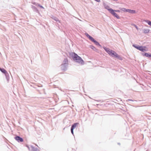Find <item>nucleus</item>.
Here are the masks:
<instances>
[{
	"instance_id": "nucleus-4",
	"label": "nucleus",
	"mask_w": 151,
	"mask_h": 151,
	"mask_svg": "<svg viewBox=\"0 0 151 151\" xmlns=\"http://www.w3.org/2000/svg\"><path fill=\"white\" fill-rule=\"evenodd\" d=\"M103 48L105 50V51L110 56H111V55L114 51L112 50H110L109 48H107L105 46H103Z\"/></svg>"
},
{
	"instance_id": "nucleus-13",
	"label": "nucleus",
	"mask_w": 151,
	"mask_h": 151,
	"mask_svg": "<svg viewBox=\"0 0 151 151\" xmlns=\"http://www.w3.org/2000/svg\"><path fill=\"white\" fill-rule=\"evenodd\" d=\"M32 9L33 10L34 12L38 13L39 12V11L37 9L35 6L32 5Z\"/></svg>"
},
{
	"instance_id": "nucleus-5",
	"label": "nucleus",
	"mask_w": 151,
	"mask_h": 151,
	"mask_svg": "<svg viewBox=\"0 0 151 151\" xmlns=\"http://www.w3.org/2000/svg\"><path fill=\"white\" fill-rule=\"evenodd\" d=\"M110 11L111 12H110V13H111L113 16L116 17L117 19H120V17L118 16L117 14L115 12H114V10L112 9Z\"/></svg>"
},
{
	"instance_id": "nucleus-8",
	"label": "nucleus",
	"mask_w": 151,
	"mask_h": 151,
	"mask_svg": "<svg viewBox=\"0 0 151 151\" xmlns=\"http://www.w3.org/2000/svg\"><path fill=\"white\" fill-rule=\"evenodd\" d=\"M103 5L104 7V8L106 9L107 10L109 11L110 12H111V10L112 9L111 8H110L109 6L107 5L104 2L103 3Z\"/></svg>"
},
{
	"instance_id": "nucleus-28",
	"label": "nucleus",
	"mask_w": 151,
	"mask_h": 151,
	"mask_svg": "<svg viewBox=\"0 0 151 151\" xmlns=\"http://www.w3.org/2000/svg\"><path fill=\"white\" fill-rule=\"evenodd\" d=\"M134 26L136 28V29L137 30H138L139 28H138V27L136 25L134 24Z\"/></svg>"
},
{
	"instance_id": "nucleus-7",
	"label": "nucleus",
	"mask_w": 151,
	"mask_h": 151,
	"mask_svg": "<svg viewBox=\"0 0 151 151\" xmlns=\"http://www.w3.org/2000/svg\"><path fill=\"white\" fill-rule=\"evenodd\" d=\"M14 139L19 142H22L24 141L23 139L22 138L18 136L15 137Z\"/></svg>"
},
{
	"instance_id": "nucleus-6",
	"label": "nucleus",
	"mask_w": 151,
	"mask_h": 151,
	"mask_svg": "<svg viewBox=\"0 0 151 151\" xmlns=\"http://www.w3.org/2000/svg\"><path fill=\"white\" fill-rule=\"evenodd\" d=\"M68 65L62 64L61 65V69L62 70L65 71L67 69Z\"/></svg>"
},
{
	"instance_id": "nucleus-27",
	"label": "nucleus",
	"mask_w": 151,
	"mask_h": 151,
	"mask_svg": "<svg viewBox=\"0 0 151 151\" xmlns=\"http://www.w3.org/2000/svg\"><path fill=\"white\" fill-rule=\"evenodd\" d=\"M26 147H27V148H28V150H29V151H30V147H29V146L28 145H26Z\"/></svg>"
},
{
	"instance_id": "nucleus-25",
	"label": "nucleus",
	"mask_w": 151,
	"mask_h": 151,
	"mask_svg": "<svg viewBox=\"0 0 151 151\" xmlns=\"http://www.w3.org/2000/svg\"><path fill=\"white\" fill-rule=\"evenodd\" d=\"M32 4L34 5H35L36 6H37V4H38V3H36L35 2H32Z\"/></svg>"
},
{
	"instance_id": "nucleus-10",
	"label": "nucleus",
	"mask_w": 151,
	"mask_h": 151,
	"mask_svg": "<svg viewBox=\"0 0 151 151\" xmlns=\"http://www.w3.org/2000/svg\"><path fill=\"white\" fill-rule=\"evenodd\" d=\"M31 148L30 151H39V150L37 148H35L33 145H30Z\"/></svg>"
},
{
	"instance_id": "nucleus-18",
	"label": "nucleus",
	"mask_w": 151,
	"mask_h": 151,
	"mask_svg": "<svg viewBox=\"0 0 151 151\" xmlns=\"http://www.w3.org/2000/svg\"><path fill=\"white\" fill-rule=\"evenodd\" d=\"M0 70L2 73L4 74H5L7 72L6 70H5L4 69L1 68H0Z\"/></svg>"
},
{
	"instance_id": "nucleus-24",
	"label": "nucleus",
	"mask_w": 151,
	"mask_h": 151,
	"mask_svg": "<svg viewBox=\"0 0 151 151\" xmlns=\"http://www.w3.org/2000/svg\"><path fill=\"white\" fill-rule=\"evenodd\" d=\"M37 6L40 7L42 9H44V7L41 5H40V4H37Z\"/></svg>"
},
{
	"instance_id": "nucleus-33",
	"label": "nucleus",
	"mask_w": 151,
	"mask_h": 151,
	"mask_svg": "<svg viewBox=\"0 0 151 151\" xmlns=\"http://www.w3.org/2000/svg\"><path fill=\"white\" fill-rule=\"evenodd\" d=\"M113 1H115V2H116L118 0H112Z\"/></svg>"
},
{
	"instance_id": "nucleus-3",
	"label": "nucleus",
	"mask_w": 151,
	"mask_h": 151,
	"mask_svg": "<svg viewBox=\"0 0 151 151\" xmlns=\"http://www.w3.org/2000/svg\"><path fill=\"white\" fill-rule=\"evenodd\" d=\"M111 56L119 60H123V58L118 54L115 51H114Z\"/></svg>"
},
{
	"instance_id": "nucleus-26",
	"label": "nucleus",
	"mask_w": 151,
	"mask_h": 151,
	"mask_svg": "<svg viewBox=\"0 0 151 151\" xmlns=\"http://www.w3.org/2000/svg\"><path fill=\"white\" fill-rule=\"evenodd\" d=\"M73 129H70V130H71V133H72V134L74 136V133H73Z\"/></svg>"
},
{
	"instance_id": "nucleus-19",
	"label": "nucleus",
	"mask_w": 151,
	"mask_h": 151,
	"mask_svg": "<svg viewBox=\"0 0 151 151\" xmlns=\"http://www.w3.org/2000/svg\"><path fill=\"white\" fill-rule=\"evenodd\" d=\"M132 46L134 47V48L137 49L139 50V48L140 46H139L138 45H136V44H133L132 45Z\"/></svg>"
},
{
	"instance_id": "nucleus-30",
	"label": "nucleus",
	"mask_w": 151,
	"mask_h": 151,
	"mask_svg": "<svg viewBox=\"0 0 151 151\" xmlns=\"http://www.w3.org/2000/svg\"><path fill=\"white\" fill-rule=\"evenodd\" d=\"M114 12H120V10H114Z\"/></svg>"
},
{
	"instance_id": "nucleus-20",
	"label": "nucleus",
	"mask_w": 151,
	"mask_h": 151,
	"mask_svg": "<svg viewBox=\"0 0 151 151\" xmlns=\"http://www.w3.org/2000/svg\"><path fill=\"white\" fill-rule=\"evenodd\" d=\"M149 29H144L143 30V32L145 34L148 33L149 32Z\"/></svg>"
},
{
	"instance_id": "nucleus-29",
	"label": "nucleus",
	"mask_w": 151,
	"mask_h": 151,
	"mask_svg": "<svg viewBox=\"0 0 151 151\" xmlns=\"http://www.w3.org/2000/svg\"><path fill=\"white\" fill-rule=\"evenodd\" d=\"M126 12H128L129 13H130V9H127Z\"/></svg>"
},
{
	"instance_id": "nucleus-21",
	"label": "nucleus",
	"mask_w": 151,
	"mask_h": 151,
	"mask_svg": "<svg viewBox=\"0 0 151 151\" xmlns=\"http://www.w3.org/2000/svg\"><path fill=\"white\" fill-rule=\"evenodd\" d=\"M145 22H147L149 25L151 26V21L149 20H147L145 21Z\"/></svg>"
},
{
	"instance_id": "nucleus-16",
	"label": "nucleus",
	"mask_w": 151,
	"mask_h": 151,
	"mask_svg": "<svg viewBox=\"0 0 151 151\" xmlns=\"http://www.w3.org/2000/svg\"><path fill=\"white\" fill-rule=\"evenodd\" d=\"M68 60L67 58H65L64 60H63V64H67V65H68Z\"/></svg>"
},
{
	"instance_id": "nucleus-14",
	"label": "nucleus",
	"mask_w": 151,
	"mask_h": 151,
	"mask_svg": "<svg viewBox=\"0 0 151 151\" xmlns=\"http://www.w3.org/2000/svg\"><path fill=\"white\" fill-rule=\"evenodd\" d=\"M79 124L78 123H73L71 126V128L74 129H75L76 127L77 126V125Z\"/></svg>"
},
{
	"instance_id": "nucleus-11",
	"label": "nucleus",
	"mask_w": 151,
	"mask_h": 151,
	"mask_svg": "<svg viewBox=\"0 0 151 151\" xmlns=\"http://www.w3.org/2000/svg\"><path fill=\"white\" fill-rule=\"evenodd\" d=\"M146 48V47L145 46H140L139 50L141 51L142 52H144V51H146V50L145 49Z\"/></svg>"
},
{
	"instance_id": "nucleus-22",
	"label": "nucleus",
	"mask_w": 151,
	"mask_h": 151,
	"mask_svg": "<svg viewBox=\"0 0 151 151\" xmlns=\"http://www.w3.org/2000/svg\"><path fill=\"white\" fill-rule=\"evenodd\" d=\"M119 9H121V10L122 11L124 12H127V9H126V8H120Z\"/></svg>"
},
{
	"instance_id": "nucleus-2",
	"label": "nucleus",
	"mask_w": 151,
	"mask_h": 151,
	"mask_svg": "<svg viewBox=\"0 0 151 151\" xmlns=\"http://www.w3.org/2000/svg\"><path fill=\"white\" fill-rule=\"evenodd\" d=\"M85 35L90 40L91 42L94 43L97 46H99L100 47H101V45L96 40H95L92 37L89 35L88 33L86 32L85 33Z\"/></svg>"
},
{
	"instance_id": "nucleus-34",
	"label": "nucleus",
	"mask_w": 151,
	"mask_h": 151,
	"mask_svg": "<svg viewBox=\"0 0 151 151\" xmlns=\"http://www.w3.org/2000/svg\"><path fill=\"white\" fill-rule=\"evenodd\" d=\"M148 150H147L146 151H148Z\"/></svg>"
},
{
	"instance_id": "nucleus-12",
	"label": "nucleus",
	"mask_w": 151,
	"mask_h": 151,
	"mask_svg": "<svg viewBox=\"0 0 151 151\" xmlns=\"http://www.w3.org/2000/svg\"><path fill=\"white\" fill-rule=\"evenodd\" d=\"M89 47L95 52H98L99 51L98 49L96 48L94 46L92 45H90Z\"/></svg>"
},
{
	"instance_id": "nucleus-1",
	"label": "nucleus",
	"mask_w": 151,
	"mask_h": 151,
	"mask_svg": "<svg viewBox=\"0 0 151 151\" xmlns=\"http://www.w3.org/2000/svg\"><path fill=\"white\" fill-rule=\"evenodd\" d=\"M70 56L72 57L73 60L76 62L83 64L84 62L82 58L74 52L69 53Z\"/></svg>"
},
{
	"instance_id": "nucleus-9",
	"label": "nucleus",
	"mask_w": 151,
	"mask_h": 151,
	"mask_svg": "<svg viewBox=\"0 0 151 151\" xmlns=\"http://www.w3.org/2000/svg\"><path fill=\"white\" fill-rule=\"evenodd\" d=\"M142 55L144 56H145L149 58H151V53L142 52Z\"/></svg>"
},
{
	"instance_id": "nucleus-15",
	"label": "nucleus",
	"mask_w": 151,
	"mask_h": 151,
	"mask_svg": "<svg viewBox=\"0 0 151 151\" xmlns=\"http://www.w3.org/2000/svg\"><path fill=\"white\" fill-rule=\"evenodd\" d=\"M51 18L54 20L59 23H60V21L59 20L57 17L54 16H52V17H51Z\"/></svg>"
},
{
	"instance_id": "nucleus-23",
	"label": "nucleus",
	"mask_w": 151,
	"mask_h": 151,
	"mask_svg": "<svg viewBox=\"0 0 151 151\" xmlns=\"http://www.w3.org/2000/svg\"><path fill=\"white\" fill-rule=\"evenodd\" d=\"M136 13V11L135 10L130 9V13L134 14V13Z\"/></svg>"
},
{
	"instance_id": "nucleus-32",
	"label": "nucleus",
	"mask_w": 151,
	"mask_h": 151,
	"mask_svg": "<svg viewBox=\"0 0 151 151\" xmlns=\"http://www.w3.org/2000/svg\"><path fill=\"white\" fill-rule=\"evenodd\" d=\"M94 100L98 101V102H101V101L100 100Z\"/></svg>"
},
{
	"instance_id": "nucleus-17",
	"label": "nucleus",
	"mask_w": 151,
	"mask_h": 151,
	"mask_svg": "<svg viewBox=\"0 0 151 151\" xmlns=\"http://www.w3.org/2000/svg\"><path fill=\"white\" fill-rule=\"evenodd\" d=\"M5 75L6 78L8 81L9 80V75L8 73L7 72L5 74H4Z\"/></svg>"
},
{
	"instance_id": "nucleus-31",
	"label": "nucleus",
	"mask_w": 151,
	"mask_h": 151,
	"mask_svg": "<svg viewBox=\"0 0 151 151\" xmlns=\"http://www.w3.org/2000/svg\"><path fill=\"white\" fill-rule=\"evenodd\" d=\"M135 100H132V99H128V100H127V101H135Z\"/></svg>"
}]
</instances>
